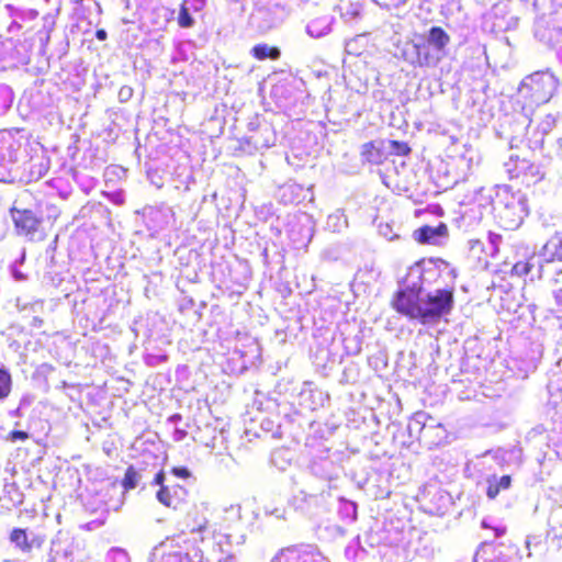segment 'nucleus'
Wrapping results in <instances>:
<instances>
[{"mask_svg": "<svg viewBox=\"0 0 562 562\" xmlns=\"http://www.w3.org/2000/svg\"><path fill=\"white\" fill-rule=\"evenodd\" d=\"M391 306L398 314L423 325L436 324L452 312L454 289L447 286L424 294L422 286L408 285L393 294Z\"/></svg>", "mask_w": 562, "mask_h": 562, "instance_id": "nucleus-1", "label": "nucleus"}, {"mask_svg": "<svg viewBox=\"0 0 562 562\" xmlns=\"http://www.w3.org/2000/svg\"><path fill=\"white\" fill-rule=\"evenodd\" d=\"M450 43V35L441 26H431L427 41L414 44L416 63L420 67L436 66Z\"/></svg>", "mask_w": 562, "mask_h": 562, "instance_id": "nucleus-2", "label": "nucleus"}, {"mask_svg": "<svg viewBox=\"0 0 562 562\" xmlns=\"http://www.w3.org/2000/svg\"><path fill=\"white\" fill-rule=\"evenodd\" d=\"M505 168L510 180L519 181L527 187L543 179V173L537 165L518 155L510 156L505 162Z\"/></svg>", "mask_w": 562, "mask_h": 562, "instance_id": "nucleus-3", "label": "nucleus"}, {"mask_svg": "<svg viewBox=\"0 0 562 562\" xmlns=\"http://www.w3.org/2000/svg\"><path fill=\"white\" fill-rule=\"evenodd\" d=\"M41 218L32 210H15L13 223L19 235L30 236L37 232Z\"/></svg>", "mask_w": 562, "mask_h": 562, "instance_id": "nucleus-4", "label": "nucleus"}, {"mask_svg": "<svg viewBox=\"0 0 562 562\" xmlns=\"http://www.w3.org/2000/svg\"><path fill=\"white\" fill-rule=\"evenodd\" d=\"M9 540L22 552L30 553L33 549L42 548L45 542V537L36 535L30 540L26 529L16 527L10 531Z\"/></svg>", "mask_w": 562, "mask_h": 562, "instance_id": "nucleus-5", "label": "nucleus"}, {"mask_svg": "<svg viewBox=\"0 0 562 562\" xmlns=\"http://www.w3.org/2000/svg\"><path fill=\"white\" fill-rule=\"evenodd\" d=\"M361 157L364 161L372 165H382L389 158V150L386 149V140L376 139L364 143L361 147Z\"/></svg>", "mask_w": 562, "mask_h": 562, "instance_id": "nucleus-6", "label": "nucleus"}, {"mask_svg": "<svg viewBox=\"0 0 562 562\" xmlns=\"http://www.w3.org/2000/svg\"><path fill=\"white\" fill-rule=\"evenodd\" d=\"M447 235L448 226L445 223H439L436 227L424 225L413 232L414 239L420 245L435 244L437 238Z\"/></svg>", "mask_w": 562, "mask_h": 562, "instance_id": "nucleus-7", "label": "nucleus"}, {"mask_svg": "<svg viewBox=\"0 0 562 562\" xmlns=\"http://www.w3.org/2000/svg\"><path fill=\"white\" fill-rule=\"evenodd\" d=\"M512 485V476L509 474L503 475L499 479L495 476L487 479L486 496L494 499L501 491L508 490Z\"/></svg>", "mask_w": 562, "mask_h": 562, "instance_id": "nucleus-8", "label": "nucleus"}, {"mask_svg": "<svg viewBox=\"0 0 562 562\" xmlns=\"http://www.w3.org/2000/svg\"><path fill=\"white\" fill-rule=\"evenodd\" d=\"M251 56L257 60L271 59L277 60L281 56V52L276 46H269L268 44L261 43L255 45L251 50Z\"/></svg>", "mask_w": 562, "mask_h": 562, "instance_id": "nucleus-9", "label": "nucleus"}, {"mask_svg": "<svg viewBox=\"0 0 562 562\" xmlns=\"http://www.w3.org/2000/svg\"><path fill=\"white\" fill-rule=\"evenodd\" d=\"M544 255L548 261L562 262V235L554 236L546 244Z\"/></svg>", "mask_w": 562, "mask_h": 562, "instance_id": "nucleus-10", "label": "nucleus"}, {"mask_svg": "<svg viewBox=\"0 0 562 562\" xmlns=\"http://www.w3.org/2000/svg\"><path fill=\"white\" fill-rule=\"evenodd\" d=\"M140 480L139 471L133 465H128L125 470L124 476L121 481V486L124 492H130L138 485Z\"/></svg>", "mask_w": 562, "mask_h": 562, "instance_id": "nucleus-11", "label": "nucleus"}, {"mask_svg": "<svg viewBox=\"0 0 562 562\" xmlns=\"http://www.w3.org/2000/svg\"><path fill=\"white\" fill-rule=\"evenodd\" d=\"M543 87H544V82L541 79L532 80V82L530 85V89L532 90L536 102H538V103H546L552 97L551 88L542 89L540 91V88H543Z\"/></svg>", "mask_w": 562, "mask_h": 562, "instance_id": "nucleus-12", "label": "nucleus"}, {"mask_svg": "<svg viewBox=\"0 0 562 562\" xmlns=\"http://www.w3.org/2000/svg\"><path fill=\"white\" fill-rule=\"evenodd\" d=\"M12 391V376L10 372L0 368V401L5 400Z\"/></svg>", "mask_w": 562, "mask_h": 562, "instance_id": "nucleus-13", "label": "nucleus"}, {"mask_svg": "<svg viewBox=\"0 0 562 562\" xmlns=\"http://www.w3.org/2000/svg\"><path fill=\"white\" fill-rule=\"evenodd\" d=\"M177 22H178V25L182 29H189V27L193 26V24H194V20L191 16L188 5H187V0H183L179 7V14L177 18Z\"/></svg>", "mask_w": 562, "mask_h": 562, "instance_id": "nucleus-14", "label": "nucleus"}, {"mask_svg": "<svg viewBox=\"0 0 562 562\" xmlns=\"http://www.w3.org/2000/svg\"><path fill=\"white\" fill-rule=\"evenodd\" d=\"M387 144L389 147L391 148V150L389 151V156L394 155L405 157L408 156L412 151L411 146L406 142L392 139L387 140Z\"/></svg>", "mask_w": 562, "mask_h": 562, "instance_id": "nucleus-15", "label": "nucleus"}, {"mask_svg": "<svg viewBox=\"0 0 562 562\" xmlns=\"http://www.w3.org/2000/svg\"><path fill=\"white\" fill-rule=\"evenodd\" d=\"M532 269V265L527 260L517 261L512 268V274L517 277L527 276Z\"/></svg>", "mask_w": 562, "mask_h": 562, "instance_id": "nucleus-16", "label": "nucleus"}, {"mask_svg": "<svg viewBox=\"0 0 562 562\" xmlns=\"http://www.w3.org/2000/svg\"><path fill=\"white\" fill-rule=\"evenodd\" d=\"M156 497H157L158 502L161 503L164 506H166V507L173 506L175 507V504L172 502V497H171L168 486H161L158 490Z\"/></svg>", "mask_w": 562, "mask_h": 562, "instance_id": "nucleus-17", "label": "nucleus"}, {"mask_svg": "<svg viewBox=\"0 0 562 562\" xmlns=\"http://www.w3.org/2000/svg\"><path fill=\"white\" fill-rule=\"evenodd\" d=\"M29 438V434L24 430H12L9 432V439L11 441L21 440L24 441Z\"/></svg>", "mask_w": 562, "mask_h": 562, "instance_id": "nucleus-18", "label": "nucleus"}, {"mask_svg": "<svg viewBox=\"0 0 562 562\" xmlns=\"http://www.w3.org/2000/svg\"><path fill=\"white\" fill-rule=\"evenodd\" d=\"M171 472L178 476V477H181V479H188L190 476V471L187 469V468H183V467H176V468H172Z\"/></svg>", "mask_w": 562, "mask_h": 562, "instance_id": "nucleus-19", "label": "nucleus"}, {"mask_svg": "<svg viewBox=\"0 0 562 562\" xmlns=\"http://www.w3.org/2000/svg\"><path fill=\"white\" fill-rule=\"evenodd\" d=\"M164 482H165V472L164 470H159L156 475L154 476L153 481H151V484L154 485H159L160 487L161 486H165L164 485Z\"/></svg>", "mask_w": 562, "mask_h": 562, "instance_id": "nucleus-20", "label": "nucleus"}, {"mask_svg": "<svg viewBox=\"0 0 562 562\" xmlns=\"http://www.w3.org/2000/svg\"><path fill=\"white\" fill-rule=\"evenodd\" d=\"M553 296H554L555 303L558 305L562 306V288L555 290L554 293H553Z\"/></svg>", "mask_w": 562, "mask_h": 562, "instance_id": "nucleus-21", "label": "nucleus"}, {"mask_svg": "<svg viewBox=\"0 0 562 562\" xmlns=\"http://www.w3.org/2000/svg\"><path fill=\"white\" fill-rule=\"evenodd\" d=\"M95 37H97L99 41H105V40H106V37H108V34H106L105 30H103V29H99V30H97V32H95Z\"/></svg>", "mask_w": 562, "mask_h": 562, "instance_id": "nucleus-22", "label": "nucleus"}, {"mask_svg": "<svg viewBox=\"0 0 562 562\" xmlns=\"http://www.w3.org/2000/svg\"><path fill=\"white\" fill-rule=\"evenodd\" d=\"M218 562H234V561L231 557H226V558L220 560Z\"/></svg>", "mask_w": 562, "mask_h": 562, "instance_id": "nucleus-23", "label": "nucleus"}, {"mask_svg": "<svg viewBox=\"0 0 562 562\" xmlns=\"http://www.w3.org/2000/svg\"><path fill=\"white\" fill-rule=\"evenodd\" d=\"M75 4L81 5L85 0H71Z\"/></svg>", "mask_w": 562, "mask_h": 562, "instance_id": "nucleus-24", "label": "nucleus"}]
</instances>
